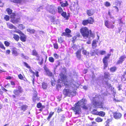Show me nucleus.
Returning <instances> with one entry per match:
<instances>
[{"instance_id": "f257e3e1", "label": "nucleus", "mask_w": 126, "mask_h": 126, "mask_svg": "<svg viewBox=\"0 0 126 126\" xmlns=\"http://www.w3.org/2000/svg\"><path fill=\"white\" fill-rule=\"evenodd\" d=\"M60 79L58 80V82L62 83L63 86L69 89H65L63 92V94L65 96H70L71 95L75 96L76 94V90L78 86L79 85L76 82L78 77L77 73L73 72L71 74V79H66V77L65 75L61 73L60 75Z\"/></svg>"}, {"instance_id": "f03ea898", "label": "nucleus", "mask_w": 126, "mask_h": 126, "mask_svg": "<svg viewBox=\"0 0 126 126\" xmlns=\"http://www.w3.org/2000/svg\"><path fill=\"white\" fill-rule=\"evenodd\" d=\"M86 100L85 99H82L75 105L74 107H73L71 109L75 112L76 114H78L80 113L81 112V107L84 109H88L86 105Z\"/></svg>"}, {"instance_id": "7ed1b4c3", "label": "nucleus", "mask_w": 126, "mask_h": 126, "mask_svg": "<svg viewBox=\"0 0 126 126\" xmlns=\"http://www.w3.org/2000/svg\"><path fill=\"white\" fill-rule=\"evenodd\" d=\"M99 96H100V95L98 96V95H95V97H93L92 99H91V102L95 107L100 108H104L105 107H104L103 105V103H99L98 101L99 99Z\"/></svg>"}, {"instance_id": "20e7f679", "label": "nucleus", "mask_w": 126, "mask_h": 126, "mask_svg": "<svg viewBox=\"0 0 126 126\" xmlns=\"http://www.w3.org/2000/svg\"><path fill=\"white\" fill-rule=\"evenodd\" d=\"M80 32L84 37H88L89 35V30L86 27L82 28L80 29Z\"/></svg>"}, {"instance_id": "39448f33", "label": "nucleus", "mask_w": 126, "mask_h": 126, "mask_svg": "<svg viewBox=\"0 0 126 126\" xmlns=\"http://www.w3.org/2000/svg\"><path fill=\"white\" fill-rule=\"evenodd\" d=\"M15 17V14L14 13H12L11 16V22L14 24L17 23L19 21L20 19L19 18H16Z\"/></svg>"}, {"instance_id": "423d86ee", "label": "nucleus", "mask_w": 126, "mask_h": 126, "mask_svg": "<svg viewBox=\"0 0 126 126\" xmlns=\"http://www.w3.org/2000/svg\"><path fill=\"white\" fill-rule=\"evenodd\" d=\"M47 9L50 13L54 14L55 13L56 8L54 5H51L48 6Z\"/></svg>"}, {"instance_id": "0eeeda50", "label": "nucleus", "mask_w": 126, "mask_h": 126, "mask_svg": "<svg viewBox=\"0 0 126 126\" xmlns=\"http://www.w3.org/2000/svg\"><path fill=\"white\" fill-rule=\"evenodd\" d=\"M112 22L108 21H105V25L108 28H113L114 27V25L112 24Z\"/></svg>"}, {"instance_id": "6e6552de", "label": "nucleus", "mask_w": 126, "mask_h": 126, "mask_svg": "<svg viewBox=\"0 0 126 126\" xmlns=\"http://www.w3.org/2000/svg\"><path fill=\"white\" fill-rule=\"evenodd\" d=\"M44 69L45 70V72L46 73L47 75V76H52V73L46 66H44Z\"/></svg>"}, {"instance_id": "1a4fd4ad", "label": "nucleus", "mask_w": 126, "mask_h": 126, "mask_svg": "<svg viewBox=\"0 0 126 126\" xmlns=\"http://www.w3.org/2000/svg\"><path fill=\"white\" fill-rule=\"evenodd\" d=\"M12 54L14 56H17L19 54L17 51V49L15 47H13L12 48Z\"/></svg>"}, {"instance_id": "9d476101", "label": "nucleus", "mask_w": 126, "mask_h": 126, "mask_svg": "<svg viewBox=\"0 0 126 126\" xmlns=\"http://www.w3.org/2000/svg\"><path fill=\"white\" fill-rule=\"evenodd\" d=\"M22 91V90L20 87H18V90H15L14 91V93L16 95H18Z\"/></svg>"}, {"instance_id": "9b49d317", "label": "nucleus", "mask_w": 126, "mask_h": 126, "mask_svg": "<svg viewBox=\"0 0 126 126\" xmlns=\"http://www.w3.org/2000/svg\"><path fill=\"white\" fill-rule=\"evenodd\" d=\"M114 117L116 119L120 118L122 116V114L120 113L115 112L113 114Z\"/></svg>"}, {"instance_id": "f8f14e48", "label": "nucleus", "mask_w": 126, "mask_h": 126, "mask_svg": "<svg viewBox=\"0 0 126 126\" xmlns=\"http://www.w3.org/2000/svg\"><path fill=\"white\" fill-rule=\"evenodd\" d=\"M126 58V56L125 55L121 56L119 59V60L118 61L117 63L118 64L121 63L124 60L125 58Z\"/></svg>"}, {"instance_id": "ddd939ff", "label": "nucleus", "mask_w": 126, "mask_h": 126, "mask_svg": "<svg viewBox=\"0 0 126 126\" xmlns=\"http://www.w3.org/2000/svg\"><path fill=\"white\" fill-rule=\"evenodd\" d=\"M87 15L89 16L93 15L94 13L93 10H87Z\"/></svg>"}, {"instance_id": "4468645a", "label": "nucleus", "mask_w": 126, "mask_h": 126, "mask_svg": "<svg viewBox=\"0 0 126 126\" xmlns=\"http://www.w3.org/2000/svg\"><path fill=\"white\" fill-rule=\"evenodd\" d=\"M97 41L96 40H94L93 41V42L92 44V47L93 49L95 48L97 46L96 42Z\"/></svg>"}, {"instance_id": "2eb2a0df", "label": "nucleus", "mask_w": 126, "mask_h": 126, "mask_svg": "<svg viewBox=\"0 0 126 126\" xmlns=\"http://www.w3.org/2000/svg\"><path fill=\"white\" fill-rule=\"evenodd\" d=\"M110 56V54H108L107 56H105L104 58L103 59V62H107L108 59L109 58V57Z\"/></svg>"}, {"instance_id": "dca6fc26", "label": "nucleus", "mask_w": 126, "mask_h": 126, "mask_svg": "<svg viewBox=\"0 0 126 126\" xmlns=\"http://www.w3.org/2000/svg\"><path fill=\"white\" fill-rule=\"evenodd\" d=\"M26 36L24 34L22 35L20 37V39L22 42H25L26 41Z\"/></svg>"}, {"instance_id": "f3484780", "label": "nucleus", "mask_w": 126, "mask_h": 126, "mask_svg": "<svg viewBox=\"0 0 126 126\" xmlns=\"http://www.w3.org/2000/svg\"><path fill=\"white\" fill-rule=\"evenodd\" d=\"M7 25L8 27L10 29L14 28L15 29H16V27L12 24L9 23H7Z\"/></svg>"}, {"instance_id": "a211bd4d", "label": "nucleus", "mask_w": 126, "mask_h": 126, "mask_svg": "<svg viewBox=\"0 0 126 126\" xmlns=\"http://www.w3.org/2000/svg\"><path fill=\"white\" fill-rule=\"evenodd\" d=\"M81 52L80 50H78L76 52V56L77 58L79 59L81 57Z\"/></svg>"}, {"instance_id": "6ab92c4d", "label": "nucleus", "mask_w": 126, "mask_h": 126, "mask_svg": "<svg viewBox=\"0 0 126 126\" xmlns=\"http://www.w3.org/2000/svg\"><path fill=\"white\" fill-rule=\"evenodd\" d=\"M108 15L109 16H110V17L111 18V19H112V20H111L112 23L113 24H114L115 22V20L114 19V18L113 16H112L110 14V12H108Z\"/></svg>"}, {"instance_id": "aec40b11", "label": "nucleus", "mask_w": 126, "mask_h": 126, "mask_svg": "<svg viewBox=\"0 0 126 126\" xmlns=\"http://www.w3.org/2000/svg\"><path fill=\"white\" fill-rule=\"evenodd\" d=\"M27 31L31 33H34L35 32L34 30L33 29H31L30 28H28L27 29Z\"/></svg>"}, {"instance_id": "412c9836", "label": "nucleus", "mask_w": 126, "mask_h": 126, "mask_svg": "<svg viewBox=\"0 0 126 126\" xmlns=\"http://www.w3.org/2000/svg\"><path fill=\"white\" fill-rule=\"evenodd\" d=\"M38 60H39V63L40 65H41L43 62V59L42 57H38Z\"/></svg>"}, {"instance_id": "4be33fe9", "label": "nucleus", "mask_w": 126, "mask_h": 126, "mask_svg": "<svg viewBox=\"0 0 126 126\" xmlns=\"http://www.w3.org/2000/svg\"><path fill=\"white\" fill-rule=\"evenodd\" d=\"M61 6L63 7H64L68 5V3L67 1H65L64 2L61 3Z\"/></svg>"}, {"instance_id": "5701e85b", "label": "nucleus", "mask_w": 126, "mask_h": 126, "mask_svg": "<svg viewBox=\"0 0 126 126\" xmlns=\"http://www.w3.org/2000/svg\"><path fill=\"white\" fill-rule=\"evenodd\" d=\"M104 78L106 79H109L110 77V75L108 72H105L104 73Z\"/></svg>"}, {"instance_id": "b1692460", "label": "nucleus", "mask_w": 126, "mask_h": 126, "mask_svg": "<svg viewBox=\"0 0 126 126\" xmlns=\"http://www.w3.org/2000/svg\"><path fill=\"white\" fill-rule=\"evenodd\" d=\"M27 106L26 105H23L21 107V109L22 110L25 111L27 109Z\"/></svg>"}, {"instance_id": "393cba45", "label": "nucleus", "mask_w": 126, "mask_h": 126, "mask_svg": "<svg viewBox=\"0 0 126 126\" xmlns=\"http://www.w3.org/2000/svg\"><path fill=\"white\" fill-rule=\"evenodd\" d=\"M89 23L92 24L94 22L93 19L91 17H89L88 19L87 20Z\"/></svg>"}, {"instance_id": "a878e982", "label": "nucleus", "mask_w": 126, "mask_h": 126, "mask_svg": "<svg viewBox=\"0 0 126 126\" xmlns=\"http://www.w3.org/2000/svg\"><path fill=\"white\" fill-rule=\"evenodd\" d=\"M84 48L83 47L82 48V53L86 55H88L89 54V53L88 52H87V51L84 50Z\"/></svg>"}, {"instance_id": "bb28decb", "label": "nucleus", "mask_w": 126, "mask_h": 126, "mask_svg": "<svg viewBox=\"0 0 126 126\" xmlns=\"http://www.w3.org/2000/svg\"><path fill=\"white\" fill-rule=\"evenodd\" d=\"M54 112H50L49 113V116L47 118V120L49 121L50 120V119L52 117L53 115L54 114Z\"/></svg>"}, {"instance_id": "cd10ccee", "label": "nucleus", "mask_w": 126, "mask_h": 126, "mask_svg": "<svg viewBox=\"0 0 126 126\" xmlns=\"http://www.w3.org/2000/svg\"><path fill=\"white\" fill-rule=\"evenodd\" d=\"M6 11L8 14H12L13 13H12V10L9 8H7L6 9Z\"/></svg>"}, {"instance_id": "c85d7f7f", "label": "nucleus", "mask_w": 126, "mask_h": 126, "mask_svg": "<svg viewBox=\"0 0 126 126\" xmlns=\"http://www.w3.org/2000/svg\"><path fill=\"white\" fill-rule=\"evenodd\" d=\"M13 38L15 40L17 41L18 40L19 38V36L16 34H14Z\"/></svg>"}, {"instance_id": "c756f323", "label": "nucleus", "mask_w": 126, "mask_h": 126, "mask_svg": "<svg viewBox=\"0 0 126 126\" xmlns=\"http://www.w3.org/2000/svg\"><path fill=\"white\" fill-rule=\"evenodd\" d=\"M92 113L94 115H98V112L95 110H93L92 112Z\"/></svg>"}, {"instance_id": "7c9ffc66", "label": "nucleus", "mask_w": 126, "mask_h": 126, "mask_svg": "<svg viewBox=\"0 0 126 126\" xmlns=\"http://www.w3.org/2000/svg\"><path fill=\"white\" fill-rule=\"evenodd\" d=\"M98 115L101 116H104L105 115V113L102 111H100L98 112Z\"/></svg>"}, {"instance_id": "2f4dec72", "label": "nucleus", "mask_w": 126, "mask_h": 126, "mask_svg": "<svg viewBox=\"0 0 126 126\" xmlns=\"http://www.w3.org/2000/svg\"><path fill=\"white\" fill-rule=\"evenodd\" d=\"M96 122H101L103 121V119L100 117H97L95 120Z\"/></svg>"}, {"instance_id": "473e14b6", "label": "nucleus", "mask_w": 126, "mask_h": 126, "mask_svg": "<svg viewBox=\"0 0 126 126\" xmlns=\"http://www.w3.org/2000/svg\"><path fill=\"white\" fill-rule=\"evenodd\" d=\"M12 1L15 3H21V0H12Z\"/></svg>"}, {"instance_id": "72a5a7b5", "label": "nucleus", "mask_w": 126, "mask_h": 126, "mask_svg": "<svg viewBox=\"0 0 126 126\" xmlns=\"http://www.w3.org/2000/svg\"><path fill=\"white\" fill-rule=\"evenodd\" d=\"M18 27L19 29L21 30H22L25 28V26L21 24H19Z\"/></svg>"}, {"instance_id": "f704fd0d", "label": "nucleus", "mask_w": 126, "mask_h": 126, "mask_svg": "<svg viewBox=\"0 0 126 126\" xmlns=\"http://www.w3.org/2000/svg\"><path fill=\"white\" fill-rule=\"evenodd\" d=\"M58 12L59 13H62L63 12V9L60 7H58Z\"/></svg>"}, {"instance_id": "c9c22d12", "label": "nucleus", "mask_w": 126, "mask_h": 126, "mask_svg": "<svg viewBox=\"0 0 126 126\" xmlns=\"http://www.w3.org/2000/svg\"><path fill=\"white\" fill-rule=\"evenodd\" d=\"M116 67H111L110 69V70L111 72H114L116 70Z\"/></svg>"}, {"instance_id": "e433bc0d", "label": "nucleus", "mask_w": 126, "mask_h": 126, "mask_svg": "<svg viewBox=\"0 0 126 126\" xmlns=\"http://www.w3.org/2000/svg\"><path fill=\"white\" fill-rule=\"evenodd\" d=\"M47 87V85L46 83H45L43 82L42 84V87L44 89L46 88Z\"/></svg>"}, {"instance_id": "4c0bfd02", "label": "nucleus", "mask_w": 126, "mask_h": 126, "mask_svg": "<svg viewBox=\"0 0 126 126\" xmlns=\"http://www.w3.org/2000/svg\"><path fill=\"white\" fill-rule=\"evenodd\" d=\"M88 23H88V21L87 20H84L83 21V22H82V24L84 25H86Z\"/></svg>"}, {"instance_id": "58836bf2", "label": "nucleus", "mask_w": 126, "mask_h": 126, "mask_svg": "<svg viewBox=\"0 0 126 126\" xmlns=\"http://www.w3.org/2000/svg\"><path fill=\"white\" fill-rule=\"evenodd\" d=\"M121 3L120 1L118 0H116L115 1V3L116 5H120Z\"/></svg>"}, {"instance_id": "ea45409f", "label": "nucleus", "mask_w": 126, "mask_h": 126, "mask_svg": "<svg viewBox=\"0 0 126 126\" xmlns=\"http://www.w3.org/2000/svg\"><path fill=\"white\" fill-rule=\"evenodd\" d=\"M4 18L6 21H8L9 20V17L8 16L6 15L5 16Z\"/></svg>"}, {"instance_id": "a19ab883", "label": "nucleus", "mask_w": 126, "mask_h": 126, "mask_svg": "<svg viewBox=\"0 0 126 126\" xmlns=\"http://www.w3.org/2000/svg\"><path fill=\"white\" fill-rule=\"evenodd\" d=\"M105 5L106 6L108 7L110 6V4L109 2L106 1L105 2Z\"/></svg>"}, {"instance_id": "79ce46f5", "label": "nucleus", "mask_w": 126, "mask_h": 126, "mask_svg": "<svg viewBox=\"0 0 126 126\" xmlns=\"http://www.w3.org/2000/svg\"><path fill=\"white\" fill-rule=\"evenodd\" d=\"M49 60L50 62L51 63H53L54 62V59L52 57H49Z\"/></svg>"}, {"instance_id": "37998d69", "label": "nucleus", "mask_w": 126, "mask_h": 126, "mask_svg": "<svg viewBox=\"0 0 126 126\" xmlns=\"http://www.w3.org/2000/svg\"><path fill=\"white\" fill-rule=\"evenodd\" d=\"M21 57L24 59L28 60L29 58L28 56H25L23 54H22L21 55Z\"/></svg>"}, {"instance_id": "c03bdc74", "label": "nucleus", "mask_w": 126, "mask_h": 126, "mask_svg": "<svg viewBox=\"0 0 126 126\" xmlns=\"http://www.w3.org/2000/svg\"><path fill=\"white\" fill-rule=\"evenodd\" d=\"M63 39L62 37H60L59 38L58 40V42L60 43H61L63 42Z\"/></svg>"}, {"instance_id": "a18cd8bd", "label": "nucleus", "mask_w": 126, "mask_h": 126, "mask_svg": "<svg viewBox=\"0 0 126 126\" xmlns=\"http://www.w3.org/2000/svg\"><path fill=\"white\" fill-rule=\"evenodd\" d=\"M61 15L64 17H66V13L65 12H63L61 14Z\"/></svg>"}, {"instance_id": "49530a36", "label": "nucleus", "mask_w": 126, "mask_h": 126, "mask_svg": "<svg viewBox=\"0 0 126 126\" xmlns=\"http://www.w3.org/2000/svg\"><path fill=\"white\" fill-rule=\"evenodd\" d=\"M0 47L2 49H3L4 50L5 49V47H4L3 44L1 42H0Z\"/></svg>"}, {"instance_id": "de8ad7c7", "label": "nucleus", "mask_w": 126, "mask_h": 126, "mask_svg": "<svg viewBox=\"0 0 126 126\" xmlns=\"http://www.w3.org/2000/svg\"><path fill=\"white\" fill-rule=\"evenodd\" d=\"M18 77L19 79H20L22 80L23 78V76L21 74H19L18 75Z\"/></svg>"}, {"instance_id": "09e8293b", "label": "nucleus", "mask_w": 126, "mask_h": 126, "mask_svg": "<svg viewBox=\"0 0 126 126\" xmlns=\"http://www.w3.org/2000/svg\"><path fill=\"white\" fill-rule=\"evenodd\" d=\"M106 52L105 51L101 50L100 51V54L102 55H104L106 54Z\"/></svg>"}, {"instance_id": "8fccbe9b", "label": "nucleus", "mask_w": 126, "mask_h": 126, "mask_svg": "<svg viewBox=\"0 0 126 126\" xmlns=\"http://www.w3.org/2000/svg\"><path fill=\"white\" fill-rule=\"evenodd\" d=\"M4 43L5 45L7 47L9 46L10 44L9 42L6 41H5Z\"/></svg>"}, {"instance_id": "3c124183", "label": "nucleus", "mask_w": 126, "mask_h": 126, "mask_svg": "<svg viewBox=\"0 0 126 126\" xmlns=\"http://www.w3.org/2000/svg\"><path fill=\"white\" fill-rule=\"evenodd\" d=\"M24 64L25 65V66L26 67L28 68H30V66L28 64L26 63L25 62H24Z\"/></svg>"}, {"instance_id": "603ef678", "label": "nucleus", "mask_w": 126, "mask_h": 126, "mask_svg": "<svg viewBox=\"0 0 126 126\" xmlns=\"http://www.w3.org/2000/svg\"><path fill=\"white\" fill-rule=\"evenodd\" d=\"M32 54L34 56H36L37 55V53L35 50H33L32 51Z\"/></svg>"}, {"instance_id": "864d4df0", "label": "nucleus", "mask_w": 126, "mask_h": 126, "mask_svg": "<svg viewBox=\"0 0 126 126\" xmlns=\"http://www.w3.org/2000/svg\"><path fill=\"white\" fill-rule=\"evenodd\" d=\"M54 47L56 49H58V46L57 44L55 43L53 44Z\"/></svg>"}, {"instance_id": "5fc2aeb1", "label": "nucleus", "mask_w": 126, "mask_h": 126, "mask_svg": "<svg viewBox=\"0 0 126 126\" xmlns=\"http://www.w3.org/2000/svg\"><path fill=\"white\" fill-rule=\"evenodd\" d=\"M72 48L73 49L75 50H77L78 48V47L77 46L75 45H74L73 46Z\"/></svg>"}, {"instance_id": "6e6d98bb", "label": "nucleus", "mask_w": 126, "mask_h": 126, "mask_svg": "<svg viewBox=\"0 0 126 126\" xmlns=\"http://www.w3.org/2000/svg\"><path fill=\"white\" fill-rule=\"evenodd\" d=\"M42 106V104L41 103H38L37 105V107L38 108H40Z\"/></svg>"}, {"instance_id": "4d7b16f0", "label": "nucleus", "mask_w": 126, "mask_h": 126, "mask_svg": "<svg viewBox=\"0 0 126 126\" xmlns=\"http://www.w3.org/2000/svg\"><path fill=\"white\" fill-rule=\"evenodd\" d=\"M65 32L67 33H69L71 32V31L68 29H66L65 30Z\"/></svg>"}, {"instance_id": "13d9d810", "label": "nucleus", "mask_w": 126, "mask_h": 126, "mask_svg": "<svg viewBox=\"0 0 126 126\" xmlns=\"http://www.w3.org/2000/svg\"><path fill=\"white\" fill-rule=\"evenodd\" d=\"M90 36L92 37L93 38L94 35L92 33L91 31L90 30Z\"/></svg>"}, {"instance_id": "bf43d9fd", "label": "nucleus", "mask_w": 126, "mask_h": 126, "mask_svg": "<svg viewBox=\"0 0 126 126\" xmlns=\"http://www.w3.org/2000/svg\"><path fill=\"white\" fill-rule=\"evenodd\" d=\"M30 68L29 71L33 75L35 73L32 71V70Z\"/></svg>"}, {"instance_id": "052dcab7", "label": "nucleus", "mask_w": 126, "mask_h": 126, "mask_svg": "<svg viewBox=\"0 0 126 126\" xmlns=\"http://www.w3.org/2000/svg\"><path fill=\"white\" fill-rule=\"evenodd\" d=\"M76 36H75L72 38L73 40L72 41V42L73 43L74 42V41H75L76 39Z\"/></svg>"}, {"instance_id": "680f3d73", "label": "nucleus", "mask_w": 126, "mask_h": 126, "mask_svg": "<svg viewBox=\"0 0 126 126\" xmlns=\"http://www.w3.org/2000/svg\"><path fill=\"white\" fill-rule=\"evenodd\" d=\"M10 52L11 51L10 50L8 49L7 50H6V54H9Z\"/></svg>"}, {"instance_id": "e2e57ef3", "label": "nucleus", "mask_w": 126, "mask_h": 126, "mask_svg": "<svg viewBox=\"0 0 126 126\" xmlns=\"http://www.w3.org/2000/svg\"><path fill=\"white\" fill-rule=\"evenodd\" d=\"M54 57H55L56 59L58 58V56L57 54H54Z\"/></svg>"}, {"instance_id": "0e129e2a", "label": "nucleus", "mask_w": 126, "mask_h": 126, "mask_svg": "<svg viewBox=\"0 0 126 126\" xmlns=\"http://www.w3.org/2000/svg\"><path fill=\"white\" fill-rule=\"evenodd\" d=\"M94 51L92 50L90 52V54H91V56H92L94 55Z\"/></svg>"}, {"instance_id": "69168bd1", "label": "nucleus", "mask_w": 126, "mask_h": 126, "mask_svg": "<svg viewBox=\"0 0 126 126\" xmlns=\"http://www.w3.org/2000/svg\"><path fill=\"white\" fill-rule=\"evenodd\" d=\"M104 63V68H105V67H107V62H103Z\"/></svg>"}, {"instance_id": "338daca9", "label": "nucleus", "mask_w": 126, "mask_h": 126, "mask_svg": "<svg viewBox=\"0 0 126 126\" xmlns=\"http://www.w3.org/2000/svg\"><path fill=\"white\" fill-rule=\"evenodd\" d=\"M34 75H35L37 77H38L39 76L38 75V71L36 72V73H35Z\"/></svg>"}, {"instance_id": "774afa93", "label": "nucleus", "mask_w": 126, "mask_h": 126, "mask_svg": "<svg viewBox=\"0 0 126 126\" xmlns=\"http://www.w3.org/2000/svg\"><path fill=\"white\" fill-rule=\"evenodd\" d=\"M3 3L1 1H0V7H2L3 5Z\"/></svg>"}]
</instances>
